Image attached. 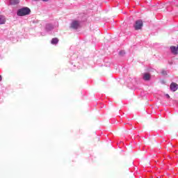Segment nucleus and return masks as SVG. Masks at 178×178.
<instances>
[{
  "label": "nucleus",
  "mask_w": 178,
  "mask_h": 178,
  "mask_svg": "<svg viewBox=\"0 0 178 178\" xmlns=\"http://www.w3.org/2000/svg\"><path fill=\"white\" fill-rule=\"evenodd\" d=\"M30 13H31V10L28 7L19 8L17 12V16H27V15H30Z\"/></svg>",
  "instance_id": "f257e3e1"
},
{
  "label": "nucleus",
  "mask_w": 178,
  "mask_h": 178,
  "mask_svg": "<svg viewBox=\"0 0 178 178\" xmlns=\"http://www.w3.org/2000/svg\"><path fill=\"white\" fill-rule=\"evenodd\" d=\"M143 21L141 19H138L136 21L134 24V29L135 30H141L143 28Z\"/></svg>",
  "instance_id": "f03ea898"
},
{
  "label": "nucleus",
  "mask_w": 178,
  "mask_h": 178,
  "mask_svg": "<svg viewBox=\"0 0 178 178\" xmlns=\"http://www.w3.org/2000/svg\"><path fill=\"white\" fill-rule=\"evenodd\" d=\"M80 27V23L78 21H73L70 24V28L73 30H77Z\"/></svg>",
  "instance_id": "7ed1b4c3"
},
{
  "label": "nucleus",
  "mask_w": 178,
  "mask_h": 178,
  "mask_svg": "<svg viewBox=\"0 0 178 178\" xmlns=\"http://www.w3.org/2000/svg\"><path fill=\"white\" fill-rule=\"evenodd\" d=\"M170 90H171V91H173V92H175V91H177L178 90L177 83H172L170 86Z\"/></svg>",
  "instance_id": "20e7f679"
},
{
  "label": "nucleus",
  "mask_w": 178,
  "mask_h": 178,
  "mask_svg": "<svg viewBox=\"0 0 178 178\" xmlns=\"http://www.w3.org/2000/svg\"><path fill=\"white\" fill-rule=\"evenodd\" d=\"M143 80H145V81H149V80L151 79V75L149 74V73H144L143 75Z\"/></svg>",
  "instance_id": "39448f33"
},
{
  "label": "nucleus",
  "mask_w": 178,
  "mask_h": 178,
  "mask_svg": "<svg viewBox=\"0 0 178 178\" xmlns=\"http://www.w3.org/2000/svg\"><path fill=\"white\" fill-rule=\"evenodd\" d=\"M45 30L46 31H51V30H54V25H52V24H47Z\"/></svg>",
  "instance_id": "423d86ee"
},
{
  "label": "nucleus",
  "mask_w": 178,
  "mask_h": 178,
  "mask_svg": "<svg viewBox=\"0 0 178 178\" xmlns=\"http://www.w3.org/2000/svg\"><path fill=\"white\" fill-rule=\"evenodd\" d=\"M170 49L172 54H173L174 55H177V47H176L175 46H171L170 47Z\"/></svg>",
  "instance_id": "0eeeda50"
},
{
  "label": "nucleus",
  "mask_w": 178,
  "mask_h": 178,
  "mask_svg": "<svg viewBox=\"0 0 178 178\" xmlns=\"http://www.w3.org/2000/svg\"><path fill=\"white\" fill-rule=\"evenodd\" d=\"M6 23V17L3 15H0V24H5Z\"/></svg>",
  "instance_id": "6e6552de"
},
{
  "label": "nucleus",
  "mask_w": 178,
  "mask_h": 178,
  "mask_svg": "<svg viewBox=\"0 0 178 178\" xmlns=\"http://www.w3.org/2000/svg\"><path fill=\"white\" fill-rule=\"evenodd\" d=\"M58 42H59V40H58V38H54L51 41V44H52V45H56Z\"/></svg>",
  "instance_id": "1a4fd4ad"
},
{
  "label": "nucleus",
  "mask_w": 178,
  "mask_h": 178,
  "mask_svg": "<svg viewBox=\"0 0 178 178\" xmlns=\"http://www.w3.org/2000/svg\"><path fill=\"white\" fill-rule=\"evenodd\" d=\"M20 0H10V5H17V3H19Z\"/></svg>",
  "instance_id": "9d476101"
},
{
  "label": "nucleus",
  "mask_w": 178,
  "mask_h": 178,
  "mask_svg": "<svg viewBox=\"0 0 178 178\" xmlns=\"http://www.w3.org/2000/svg\"><path fill=\"white\" fill-rule=\"evenodd\" d=\"M124 54H126V53L123 50H122L119 52V55H120V56H123L124 55Z\"/></svg>",
  "instance_id": "9b49d317"
},
{
  "label": "nucleus",
  "mask_w": 178,
  "mask_h": 178,
  "mask_svg": "<svg viewBox=\"0 0 178 178\" xmlns=\"http://www.w3.org/2000/svg\"><path fill=\"white\" fill-rule=\"evenodd\" d=\"M162 74H163L164 76H166V74H168V72L165 71V70H163L161 72Z\"/></svg>",
  "instance_id": "f8f14e48"
},
{
  "label": "nucleus",
  "mask_w": 178,
  "mask_h": 178,
  "mask_svg": "<svg viewBox=\"0 0 178 178\" xmlns=\"http://www.w3.org/2000/svg\"><path fill=\"white\" fill-rule=\"evenodd\" d=\"M43 2H48L49 0H42Z\"/></svg>",
  "instance_id": "ddd939ff"
},
{
  "label": "nucleus",
  "mask_w": 178,
  "mask_h": 178,
  "mask_svg": "<svg viewBox=\"0 0 178 178\" xmlns=\"http://www.w3.org/2000/svg\"><path fill=\"white\" fill-rule=\"evenodd\" d=\"M0 81H2V76L0 75Z\"/></svg>",
  "instance_id": "4468645a"
},
{
  "label": "nucleus",
  "mask_w": 178,
  "mask_h": 178,
  "mask_svg": "<svg viewBox=\"0 0 178 178\" xmlns=\"http://www.w3.org/2000/svg\"><path fill=\"white\" fill-rule=\"evenodd\" d=\"M166 97H167V98H170V96H169V95H166Z\"/></svg>",
  "instance_id": "2eb2a0df"
},
{
  "label": "nucleus",
  "mask_w": 178,
  "mask_h": 178,
  "mask_svg": "<svg viewBox=\"0 0 178 178\" xmlns=\"http://www.w3.org/2000/svg\"><path fill=\"white\" fill-rule=\"evenodd\" d=\"M177 52H178V45H177Z\"/></svg>",
  "instance_id": "dca6fc26"
},
{
  "label": "nucleus",
  "mask_w": 178,
  "mask_h": 178,
  "mask_svg": "<svg viewBox=\"0 0 178 178\" xmlns=\"http://www.w3.org/2000/svg\"><path fill=\"white\" fill-rule=\"evenodd\" d=\"M34 1H40V0H34Z\"/></svg>",
  "instance_id": "f3484780"
}]
</instances>
